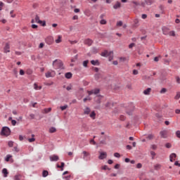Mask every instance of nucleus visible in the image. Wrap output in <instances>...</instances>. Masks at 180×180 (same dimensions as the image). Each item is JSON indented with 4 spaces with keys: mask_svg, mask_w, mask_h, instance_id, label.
Masks as SVG:
<instances>
[{
    "mask_svg": "<svg viewBox=\"0 0 180 180\" xmlns=\"http://www.w3.org/2000/svg\"><path fill=\"white\" fill-rule=\"evenodd\" d=\"M83 101H84V102H86V101H91V97L87 96V97L84 98Z\"/></svg>",
    "mask_w": 180,
    "mask_h": 180,
    "instance_id": "56",
    "label": "nucleus"
},
{
    "mask_svg": "<svg viewBox=\"0 0 180 180\" xmlns=\"http://www.w3.org/2000/svg\"><path fill=\"white\" fill-rule=\"evenodd\" d=\"M100 23H101V25H106V21H105V20L102 19L100 21Z\"/></svg>",
    "mask_w": 180,
    "mask_h": 180,
    "instance_id": "54",
    "label": "nucleus"
},
{
    "mask_svg": "<svg viewBox=\"0 0 180 180\" xmlns=\"http://www.w3.org/2000/svg\"><path fill=\"white\" fill-rule=\"evenodd\" d=\"M133 110H134V105L133 103H131L129 105V111L127 110V115H129L130 116L131 115Z\"/></svg>",
    "mask_w": 180,
    "mask_h": 180,
    "instance_id": "11",
    "label": "nucleus"
},
{
    "mask_svg": "<svg viewBox=\"0 0 180 180\" xmlns=\"http://www.w3.org/2000/svg\"><path fill=\"white\" fill-rule=\"evenodd\" d=\"M2 174H4V177L6 178V176H8V174L9 173L8 172V169H6V168H4L2 169Z\"/></svg>",
    "mask_w": 180,
    "mask_h": 180,
    "instance_id": "19",
    "label": "nucleus"
},
{
    "mask_svg": "<svg viewBox=\"0 0 180 180\" xmlns=\"http://www.w3.org/2000/svg\"><path fill=\"white\" fill-rule=\"evenodd\" d=\"M94 77H95V79L98 80V79H99V78H101V74L96 73V74L94 75Z\"/></svg>",
    "mask_w": 180,
    "mask_h": 180,
    "instance_id": "39",
    "label": "nucleus"
},
{
    "mask_svg": "<svg viewBox=\"0 0 180 180\" xmlns=\"http://www.w3.org/2000/svg\"><path fill=\"white\" fill-rule=\"evenodd\" d=\"M152 150H157V145H151Z\"/></svg>",
    "mask_w": 180,
    "mask_h": 180,
    "instance_id": "64",
    "label": "nucleus"
},
{
    "mask_svg": "<svg viewBox=\"0 0 180 180\" xmlns=\"http://www.w3.org/2000/svg\"><path fill=\"white\" fill-rule=\"evenodd\" d=\"M111 54H113V52L112 51H108L107 50L104 51L101 53V57H109V56H111Z\"/></svg>",
    "mask_w": 180,
    "mask_h": 180,
    "instance_id": "6",
    "label": "nucleus"
},
{
    "mask_svg": "<svg viewBox=\"0 0 180 180\" xmlns=\"http://www.w3.org/2000/svg\"><path fill=\"white\" fill-rule=\"evenodd\" d=\"M115 103H112V102H108L105 104V107L106 108H109L110 109L113 108Z\"/></svg>",
    "mask_w": 180,
    "mask_h": 180,
    "instance_id": "21",
    "label": "nucleus"
},
{
    "mask_svg": "<svg viewBox=\"0 0 180 180\" xmlns=\"http://www.w3.org/2000/svg\"><path fill=\"white\" fill-rule=\"evenodd\" d=\"M117 26H123V22L122 20L117 22Z\"/></svg>",
    "mask_w": 180,
    "mask_h": 180,
    "instance_id": "49",
    "label": "nucleus"
},
{
    "mask_svg": "<svg viewBox=\"0 0 180 180\" xmlns=\"http://www.w3.org/2000/svg\"><path fill=\"white\" fill-rule=\"evenodd\" d=\"M100 144L106 145V136H101L99 139Z\"/></svg>",
    "mask_w": 180,
    "mask_h": 180,
    "instance_id": "12",
    "label": "nucleus"
},
{
    "mask_svg": "<svg viewBox=\"0 0 180 180\" xmlns=\"http://www.w3.org/2000/svg\"><path fill=\"white\" fill-rule=\"evenodd\" d=\"M102 169H104V171H106L108 169V171H110V168L108 167V165H104L102 167Z\"/></svg>",
    "mask_w": 180,
    "mask_h": 180,
    "instance_id": "37",
    "label": "nucleus"
},
{
    "mask_svg": "<svg viewBox=\"0 0 180 180\" xmlns=\"http://www.w3.org/2000/svg\"><path fill=\"white\" fill-rule=\"evenodd\" d=\"M2 136H10L11 135V129L8 127H4L1 129Z\"/></svg>",
    "mask_w": 180,
    "mask_h": 180,
    "instance_id": "2",
    "label": "nucleus"
},
{
    "mask_svg": "<svg viewBox=\"0 0 180 180\" xmlns=\"http://www.w3.org/2000/svg\"><path fill=\"white\" fill-rule=\"evenodd\" d=\"M65 77L67 78V79H71V78H72V73H71V72L65 73Z\"/></svg>",
    "mask_w": 180,
    "mask_h": 180,
    "instance_id": "18",
    "label": "nucleus"
},
{
    "mask_svg": "<svg viewBox=\"0 0 180 180\" xmlns=\"http://www.w3.org/2000/svg\"><path fill=\"white\" fill-rule=\"evenodd\" d=\"M89 116H90V117H91V119L94 120L95 116H96V113H95V111H92Z\"/></svg>",
    "mask_w": 180,
    "mask_h": 180,
    "instance_id": "28",
    "label": "nucleus"
},
{
    "mask_svg": "<svg viewBox=\"0 0 180 180\" xmlns=\"http://www.w3.org/2000/svg\"><path fill=\"white\" fill-rule=\"evenodd\" d=\"M31 27H32V29H37V27H38L37 25H36V24H32L31 25Z\"/></svg>",
    "mask_w": 180,
    "mask_h": 180,
    "instance_id": "62",
    "label": "nucleus"
},
{
    "mask_svg": "<svg viewBox=\"0 0 180 180\" xmlns=\"http://www.w3.org/2000/svg\"><path fill=\"white\" fill-rule=\"evenodd\" d=\"M176 136L178 137V139H180V131L178 130L176 131Z\"/></svg>",
    "mask_w": 180,
    "mask_h": 180,
    "instance_id": "51",
    "label": "nucleus"
},
{
    "mask_svg": "<svg viewBox=\"0 0 180 180\" xmlns=\"http://www.w3.org/2000/svg\"><path fill=\"white\" fill-rule=\"evenodd\" d=\"M90 143H91V144H93V146L96 145V142L95 141L94 139H91V140L90 141Z\"/></svg>",
    "mask_w": 180,
    "mask_h": 180,
    "instance_id": "53",
    "label": "nucleus"
},
{
    "mask_svg": "<svg viewBox=\"0 0 180 180\" xmlns=\"http://www.w3.org/2000/svg\"><path fill=\"white\" fill-rule=\"evenodd\" d=\"M162 32H163V34H165V35L169 34V29H168V27H163L162 28Z\"/></svg>",
    "mask_w": 180,
    "mask_h": 180,
    "instance_id": "14",
    "label": "nucleus"
},
{
    "mask_svg": "<svg viewBox=\"0 0 180 180\" xmlns=\"http://www.w3.org/2000/svg\"><path fill=\"white\" fill-rule=\"evenodd\" d=\"M165 92H167V89L165 88L162 89L160 91V94H165Z\"/></svg>",
    "mask_w": 180,
    "mask_h": 180,
    "instance_id": "57",
    "label": "nucleus"
},
{
    "mask_svg": "<svg viewBox=\"0 0 180 180\" xmlns=\"http://www.w3.org/2000/svg\"><path fill=\"white\" fill-rule=\"evenodd\" d=\"M120 6H121L120 2L117 1V2L113 6V8H114V9H119V8H120Z\"/></svg>",
    "mask_w": 180,
    "mask_h": 180,
    "instance_id": "23",
    "label": "nucleus"
},
{
    "mask_svg": "<svg viewBox=\"0 0 180 180\" xmlns=\"http://www.w3.org/2000/svg\"><path fill=\"white\" fill-rule=\"evenodd\" d=\"M96 98H97L96 99V103L99 105L101 103V101L102 100V96H97Z\"/></svg>",
    "mask_w": 180,
    "mask_h": 180,
    "instance_id": "24",
    "label": "nucleus"
},
{
    "mask_svg": "<svg viewBox=\"0 0 180 180\" xmlns=\"http://www.w3.org/2000/svg\"><path fill=\"white\" fill-rule=\"evenodd\" d=\"M35 22L36 23H39V25H41V26H46V21H41L40 20V17H39L38 15L35 16Z\"/></svg>",
    "mask_w": 180,
    "mask_h": 180,
    "instance_id": "5",
    "label": "nucleus"
},
{
    "mask_svg": "<svg viewBox=\"0 0 180 180\" xmlns=\"http://www.w3.org/2000/svg\"><path fill=\"white\" fill-rule=\"evenodd\" d=\"M150 92H151V88H148L143 91L144 95H150Z\"/></svg>",
    "mask_w": 180,
    "mask_h": 180,
    "instance_id": "22",
    "label": "nucleus"
},
{
    "mask_svg": "<svg viewBox=\"0 0 180 180\" xmlns=\"http://www.w3.org/2000/svg\"><path fill=\"white\" fill-rule=\"evenodd\" d=\"M61 35H58V39L55 41L57 44H58V43H61Z\"/></svg>",
    "mask_w": 180,
    "mask_h": 180,
    "instance_id": "29",
    "label": "nucleus"
},
{
    "mask_svg": "<svg viewBox=\"0 0 180 180\" xmlns=\"http://www.w3.org/2000/svg\"><path fill=\"white\" fill-rule=\"evenodd\" d=\"M83 154V160L84 161H90L91 160V154L85 150L82 152Z\"/></svg>",
    "mask_w": 180,
    "mask_h": 180,
    "instance_id": "3",
    "label": "nucleus"
},
{
    "mask_svg": "<svg viewBox=\"0 0 180 180\" xmlns=\"http://www.w3.org/2000/svg\"><path fill=\"white\" fill-rule=\"evenodd\" d=\"M56 131L57 129H56V127H51L49 129V133H56Z\"/></svg>",
    "mask_w": 180,
    "mask_h": 180,
    "instance_id": "31",
    "label": "nucleus"
},
{
    "mask_svg": "<svg viewBox=\"0 0 180 180\" xmlns=\"http://www.w3.org/2000/svg\"><path fill=\"white\" fill-rule=\"evenodd\" d=\"M91 64H92V65H100L101 63H99L98 60H91Z\"/></svg>",
    "mask_w": 180,
    "mask_h": 180,
    "instance_id": "15",
    "label": "nucleus"
},
{
    "mask_svg": "<svg viewBox=\"0 0 180 180\" xmlns=\"http://www.w3.org/2000/svg\"><path fill=\"white\" fill-rule=\"evenodd\" d=\"M150 155L152 156V160H154V158L155 157L156 154L154 151H150Z\"/></svg>",
    "mask_w": 180,
    "mask_h": 180,
    "instance_id": "40",
    "label": "nucleus"
},
{
    "mask_svg": "<svg viewBox=\"0 0 180 180\" xmlns=\"http://www.w3.org/2000/svg\"><path fill=\"white\" fill-rule=\"evenodd\" d=\"M42 176H43L44 178H46V176H49V172L46 171V170H44V171L42 172Z\"/></svg>",
    "mask_w": 180,
    "mask_h": 180,
    "instance_id": "26",
    "label": "nucleus"
},
{
    "mask_svg": "<svg viewBox=\"0 0 180 180\" xmlns=\"http://www.w3.org/2000/svg\"><path fill=\"white\" fill-rule=\"evenodd\" d=\"M11 124H12L13 126H16V120H11Z\"/></svg>",
    "mask_w": 180,
    "mask_h": 180,
    "instance_id": "63",
    "label": "nucleus"
},
{
    "mask_svg": "<svg viewBox=\"0 0 180 180\" xmlns=\"http://www.w3.org/2000/svg\"><path fill=\"white\" fill-rule=\"evenodd\" d=\"M32 138H30V139H28V141H29L30 143H33V141H34V140H35V139H34V134H32Z\"/></svg>",
    "mask_w": 180,
    "mask_h": 180,
    "instance_id": "35",
    "label": "nucleus"
},
{
    "mask_svg": "<svg viewBox=\"0 0 180 180\" xmlns=\"http://www.w3.org/2000/svg\"><path fill=\"white\" fill-rule=\"evenodd\" d=\"M70 44H77L78 43V41L75 40V41H69Z\"/></svg>",
    "mask_w": 180,
    "mask_h": 180,
    "instance_id": "59",
    "label": "nucleus"
},
{
    "mask_svg": "<svg viewBox=\"0 0 180 180\" xmlns=\"http://www.w3.org/2000/svg\"><path fill=\"white\" fill-rule=\"evenodd\" d=\"M147 139H148L149 140H153V139H154V135L149 134V135H148Z\"/></svg>",
    "mask_w": 180,
    "mask_h": 180,
    "instance_id": "43",
    "label": "nucleus"
},
{
    "mask_svg": "<svg viewBox=\"0 0 180 180\" xmlns=\"http://www.w3.org/2000/svg\"><path fill=\"white\" fill-rule=\"evenodd\" d=\"M89 63V60H84L83 61V67H85L86 68V67H88V63Z\"/></svg>",
    "mask_w": 180,
    "mask_h": 180,
    "instance_id": "32",
    "label": "nucleus"
},
{
    "mask_svg": "<svg viewBox=\"0 0 180 180\" xmlns=\"http://www.w3.org/2000/svg\"><path fill=\"white\" fill-rule=\"evenodd\" d=\"M160 137L162 139H167V135L168 134V131H167V130L161 131L160 132Z\"/></svg>",
    "mask_w": 180,
    "mask_h": 180,
    "instance_id": "10",
    "label": "nucleus"
},
{
    "mask_svg": "<svg viewBox=\"0 0 180 180\" xmlns=\"http://www.w3.org/2000/svg\"><path fill=\"white\" fill-rule=\"evenodd\" d=\"M54 75H56V74L52 75L51 72H47L45 74V77H46V78H51V77H54Z\"/></svg>",
    "mask_w": 180,
    "mask_h": 180,
    "instance_id": "20",
    "label": "nucleus"
},
{
    "mask_svg": "<svg viewBox=\"0 0 180 180\" xmlns=\"http://www.w3.org/2000/svg\"><path fill=\"white\" fill-rule=\"evenodd\" d=\"M63 179L65 180H70L71 179V175H68V176H65L63 177Z\"/></svg>",
    "mask_w": 180,
    "mask_h": 180,
    "instance_id": "38",
    "label": "nucleus"
},
{
    "mask_svg": "<svg viewBox=\"0 0 180 180\" xmlns=\"http://www.w3.org/2000/svg\"><path fill=\"white\" fill-rule=\"evenodd\" d=\"M53 67L54 70H64V64L63 63V61L59 59H56L53 62Z\"/></svg>",
    "mask_w": 180,
    "mask_h": 180,
    "instance_id": "1",
    "label": "nucleus"
},
{
    "mask_svg": "<svg viewBox=\"0 0 180 180\" xmlns=\"http://www.w3.org/2000/svg\"><path fill=\"white\" fill-rule=\"evenodd\" d=\"M108 157V153L106 152H101L98 156L99 160H105Z\"/></svg>",
    "mask_w": 180,
    "mask_h": 180,
    "instance_id": "8",
    "label": "nucleus"
},
{
    "mask_svg": "<svg viewBox=\"0 0 180 180\" xmlns=\"http://www.w3.org/2000/svg\"><path fill=\"white\" fill-rule=\"evenodd\" d=\"M87 92H88L89 96H91V95H98V94L101 92V90L99 89H92L91 91H88Z\"/></svg>",
    "mask_w": 180,
    "mask_h": 180,
    "instance_id": "4",
    "label": "nucleus"
},
{
    "mask_svg": "<svg viewBox=\"0 0 180 180\" xmlns=\"http://www.w3.org/2000/svg\"><path fill=\"white\" fill-rule=\"evenodd\" d=\"M8 144V147H13V141H9Z\"/></svg>",
    "mask_w": 180,
    "mask_h": 180,
    "instance_id": "46",
    "label": "nucleus"
},
{
    "mask_svg": "<svg viewBox=\"0 0 180 180\" xmlns=\"http://www.w3.org/2000/svg\"><path fill=\"white\" fill-rule=\"evenodd\" d=\"M120 120L123 122L124 120H126V117H124V115H120Z\"/></svg>",
    "mask_w": 180,
    "mask_h": 180,
    "instance_id": "50",
    "label": "nucleus"
},
{
    "mask_svg": "<svg viewBox=\"0 0 180 180\" xmlns=\"http://www.w3.org/2000/svg\"><path fill=\"white\" fill-rule=\"evenodd\" d=\"M11 158H12V155H7L5 158V161H6V162H8L9 160H11Z\"/></svg>",
    "mask_w": 180,
    "mask_h": 180,
    "instance_id": "30",
    "label": "nucleus"
},
{
    "mask_svg": "<svg viewBox=\"0 0 180 180\" xmlns=\"http://www.w3.org/2000/svg\"><path fill=\"white\" fill-rule=\"evenodd\" d=\"M92 53H94V54H96V53H98V49H96V47H94L92 49Z\"/></svg>",
    "mask_w": 180,
    "mask_h": 180,
    "instance_id": "41",
    "label": "nucleus"
},
{
    "mask_svg": "<svg viewBox=\"0 0 180 180\" xmlns=\"http://www.w3.org/2000/svg\"><path fill=\"white\" fill-rule=\"evenodd\" d=\"M65 165V164L63 162H62L60 165H57V168H60L61 171H64V166Z\"/></svg>",
    "mask_w": 180,
    "mask_h": 180,
    "instance_id": "25",
    "label": "nucleus"
},
{
    "mask_svg": "<svg viewBox=\"0 0 180 180\" xmlns=\"http://www.w3.org/2000/svg\"><path fill=\"white\" fill-rule=\"evenodd\" d=\"M89 113H91V108H89V107H86L84 110V115H89Z\"/></svg>",
    "mask_w": 180,
    "mask_h": 180,
    "instance_id": "16",
    "label": "nucleus"
},
{
    "mask_svg": "<svg viewBox=\"0 0 180 180\" xmlns=\"http://www.w3.org/2000/svg\"><path fill=\"white\" fill-rule=\"evenodd\" d=\"M143 167V165H141V163H138L136 165V168H138L139 169H140V168H141Z\"/></svg>",
    "mask_w": 180,
    "mask_h": 180,
    "instance_id": "58",
    "label": "nucleus"
},
{
    "mask_svg": "<svg viewBox=\"0 0 180 180\" xmlns=\"http://www.w3.org/2000/svg\"><path fill=\"white\" fill-rule=\"evenodd\" d=\"M34 89L39 91V86L36 83L34 84Z\"/></svg>",
    "mask_w": 180,
    "mask_h": 180,
    "instance_id": "45",
    "label": "nucleus"
},
{
    "mask_svg": "<svg viewBox=\"0 0 180 180\" xmlns=\"http://www.w3.org/2000/svg\"><path fill=\"white\" fill-rule=\"evenodd\" d=\"M145 2L146 4V5L151 6V5H153V4L155 3V0H145Z\"/></svg>",
    "mask_w": 180,
    "mask_h": 180,
    "instance_id": "17",
    "label": "nucleus"
},
{
    "mask_svg": "<svg viewBox=\"0 0 180 180\" xmlns=\"http://www.w3.org/2000/svg\"><path fill=\"white\" fill-rule=\"evenodd\" d=\"M13 151H15V153H19V148H18V146L14 147Z\"/></svg>",
    "mask_w": 180,
    "mask_h": 180,
    "instance_id": "47",
    "label": "nucleus"
},
{
    "mask_svg": "<svg viewBox=\"0 0 180 180\" xmlns=\"http://www.w3.org/2000/svg\"><path fill=\"white\" fill-rule=\"evenodd\" d=\"M92 43H94V41L91 39H86L84 40V44L86 46H92Z\"/></svg>",
    "mask_w": 180,
    "mask_h": 180,
    "instance_id": "13",
    "label": "nucleus"
},
{
    "mask_svg": "<svg viewBox=\"0 0 180 180\" xmlns=\"http://www.w3.org/2000/svg\"><path fill=\"white\" fill-rule=\"evenodd\" d=\"M13 74L15 75L16 78H18V70H16V69L13 70Z\"/></svg>",
    "mask_w": 180,
    "mask_h": 180,
    "instance_id": "60",
    "label": "nucleus"
},
{
    "mask_svg": "<svg viewBox=\"0 0 180 180\" xmlns=\"http://www.w3.org/2000/svg\"><path fill=\"white\" fill-rule=\"evenodd\" d=\"M165 147H166V148H171L172 145H171V143H167L165 144Z\"/></svg>",
    "mask_w": 180,
    "mask_h": 180,
    "instance_id": "52",
    "label": "nucleus"
},
{
    "mask_svg": "<svg viewBox=\"0 0 180 180\" xmlns=\"http://www.w3.org/2000/svg\"><path fill=\"white\" fill-rule=\"evenodd\" d=\"M84 15H85L86 16H90V15H91V11H89V10H86V11H84Z\"/></svg>",
    "mask_w": 180,
    "mask_h": 180,
    "instance_id": "33",
    "label": "nucleus"
},
{
    "mask_svg": "<svg viewBox=\"0 0 180 180\" xmlns=\"http://www.w3.org/2000/svg\"><path fill=\"white\" fill-rule=\"evenodd\" d=\"M180 98V92H177L174 99H179Z\"/></svg>",
    "mask_w": 180,
    "mask_h": 180,
    "instance_id": "48",
    "label": "nucleus"
},
{
    "mask_svg": "<svg viewBox=\"0 0 180 180\" xmlns=\"http://www.w3.org/2000/svg\"><path fill=\"white\" fill-rule=\"evenodd\" d=\"M154 169L158 171V169H161V165L157 164L154 165Z\"/></svg>",
    "mask_w": 180,
    "mask_h": 180,
    "instance_id": "27",
    "label": "nucleus"
},
{
    "mask_svg": "<svg viewBox=\"0 0 180 180\" xmlns=\"http://www.w3.org/2000/svg\"><path fill=\"white\" fill-rule=\"evenodd\" d=\"M67 108H68V105L65 104L64 105H62L60 107V108L61 109V110H65V109H67Z\"/></svg>",
    "mask_w": 180,
    "mask_h": 180,
    "instance_id": "34",
    "label": "nucleus"
},
{
    "mask_svg": "<svg viewBox=\"0 0 180 180\" xmlns=\"http://www.w3.org/2000/svg\"><path fill=\"white\" fill-rule=\"evenodd\" d=\"M169 158H176V154H175V153H172V154L169 155Z\"/></svg>",
    "mask_w": 180,
    "mask_h": 180,
    "instance_id": "44",
    "label": "nucleus"
},
{
    "mask_svg": "<svg viewBox=\"0 0 180 180\" xmlns=\"http://www.w3.org/2000/svg\"><path fill=\"white\" fill-rule=\"evenodd\" d=\"M49 160H50V161H51V162H53L58 161L59 158H58V155H51L49 157Z\"/></svg>",
    "mask_w": 180,
    "mask_h": 180,
    "instance_id": "9",
    "label": "nucleus"
},
{
    "mask_svg": "<svg viewBox=\"0 0 180 180\" xmlns=\"http://www.w3.org/2000/svg\"><path fill=\"white\" fill-rule=\"evenodd\" d=\"M114 157H115V158H120V153H114Z\"/></svg>",
    "mask_w": 180,
    "mask_h": 180,
    "instance_id": "42",
    "label": "nucleus"
},
{
    "mask_svg": "<svg viewBox=\"0 0 180 180\" xmlns=\"http://www.w3.org/2000/svg\"><path fill=\"white\" fill-rule=\"evenodd\" d=\"M4 53H11V44H9V43H6L4 48Z\"/></svg>",
    "mask_w": 180,
    "mask_h": 180,
    "instance_id": "7",
    "label": "nucleus"
},
{
    "mask_svg": "<svg viewBox=\"0 0 180 180\" xmlns=\"http://www.w3.org/2000/svg\"><path fill=\"white\" fill-rule=\"evenodd\" d=\"M13 180H20V174H17L14 176Z\"/></svg>",
    "mask_w": 180,
    "mask_h": 180,
    "instance_id": "36",
    "label": "nucleus"
},
{
    "mask_svg": "<svg viewBox=\"0 0 180 180\" xmlns=\"http://www.w3.org/2000/svg\"><path fill=\"white\" fill-rule=\"evenodd\" d=\"M139 74V70H133V75H137Z\"/></svg>",
    "mask_w": 180,
    "mask_h": 180,
    "instance_id": "61",
    "label": "nucleus"
},
{
    "mask_svg": "<svg viewBox=\"0 0 180 180\" xmlns=\"http://www.w3.org/2000/svg\"><path fill=\"white\" fill-rule=\"evenodd\" d=\"M169 36H175V32L174 31H170L169 32Z\"/></svg>",
    "mask_w": 180,
    "mask_h": 180,
    "instance_id": "55",
    "label": "nucleus"
}]
</instances>
